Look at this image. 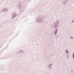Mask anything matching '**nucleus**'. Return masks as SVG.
Masks as SVG:
<instances>
[{"label": "nucleus", "mask_w": 74, "mask_h": 74, "mask_svg": "<svg viewBox=\"0 0 74 74\" xmlns=\"http://www.w3.org/2000/svg\"><path fill=\"white\" fill-rule=\"evenodd\" d=\"M44 17L42 15H40L37 18L35 21L36 23H41L43 22V18Z\"/></svg>", "instance_id": "obj_1"}, {"label": "nucleus", "mask_w": 74, "mask_h": 74, "mask_svg": "<svg viewBox=\"0 0 74 74\" xmlns=\"http://www.w3.org/2000/svg\"><path fill=\"white\" fill-rule=\"evenodd\" d=\"M59 21H57L56 22V23L54 25V27L55 29H56L57 27H58V26H59Z\"/></svg>", "instance_id": "obj_2"}, {"label": "nucleus", "mask_w": 74, "mask_h": 74, "mask_svg": "<svg viewBox=\"0 0 74 74\" xmlns=\"http://www.w3.org/2000/svg\"><path fill=\"white\" fill-rule=\"evenodd\" d=\"M16 16H17L16 13V12L13 13L12 15V19H14L15 18V17Z\"/></svg>", "instance_id": "obj_3"}, {"label": "nucleus", "mask_w": 74, "mask_h": 74, "mask_svg": "<svg viewBox=\"0 0 74 74\" xmlns=\"http://www.w3.org/2000/svg\"><path fill=\"white\" fill-rule=\"evenodd\" d=\"M8 8H4L3 9H2L1 10V12H3V11H7L8 10Z\"/></svg>", "instance_id": "obj_4"}, {"label": "nucleus", "mask_w": 74, "mask_h": 74, "mask_svg": "<svg viewBox=\"0 0 74 74\" xmlns=\"http://www.w3.org/2000/svg\"><path fill=\"white\" fill-rule=\"evenodd\" d=\"M52 64H50L48 66V68L49 70H51L52 69Z\"/></svg>", "instance_id": "obj_5"}, {"label": "nucleus", "mask_w": 74, "mask_h": 74, "mask_svg": "<svg viewBox=\"0 0 74 74\" xmlns=\"http://www.w3.org/2000/svg\"><path fill=\"white\" fill-rule=\"evenodd\" d=\"M23 53V51L22 50H20L18 51V52L16 53H21V54H22Z\"/></svg>", "instance_id": "obj_6"}, {"label": "nucleus", "mask_w": 74, "mask_h": 74, "mask_svg": "<svg viewBox=\"0 0 74 74\" xmlns=\"http://www.w3.org/2000/svg\"><path fill=\"white\" fill-rule=\"evenodd\" d=\"M66 2H67V0H63L62 1V3L64 4H66Z\"/></svg>", "instance_id": "obj_7"}, {"label": "nucleus", "mask_w": 74, "mask_h": 74, "mask_svg": "<svg viewBox=\"0 0 74 74\" xmlns=\"http://www.w3.org/2000/svg\"><path fill=\"white\" fill-rule=\"evenodd\" d=\"M17 8L20 9V8H21L22 7V5H20L18 6H17Z\"/></svg>", "instance_id": "obj_8"}, {"label": "nucleus", "mask_w": 74, "mask_h": 74, "mask_svg": "<svg viewBox=\"0 0 74 74\" xmlns=\"http://www.w3.org/2000/svg\"><path fill=\"white\" fill-rule=\"evenodd\" d=\"M54 32L55 35H56V34H57V33L58 32V29H56Z\"/></svg>", "instance_id": "obj_9"}, {"label": "nucleus", "mask_w": 74, "mask_h": 74, "mask_svg": "<svg viewBox=\"0 0 74 74\" xmlns=\"http://www.w3.org/2000/svg\"><path fill=\"white\" fill-rule=\"evenodd\" d=\"M66 53H69V51H68V50H66Z\"/></svg>", "instance_id": "obj_10"}, {"label": "nucleus", "mask_w": 74, "mask_h": 74, "mask_svg": "<svg viewBox=\"0 0 74 74\" xmlns=\"http://www.w3.org/2000/svg\"><path fill=\"white\" fill-rule=\"evenodd\" d=\"M73 58H74V53H73Z\"/></svg>", "instance_id": "obj_11"}, {"label": "nucleus", "mask_w": 74, "mask_h": 74, "mask_svg": "<svg viewBox=\"0 0 74 74\" xmlns=\"http://www.w3.org/2000/svg\"><path fill=\"white\" fill-rule=\"evenodd\" d=\"M71 38L72 39H73V36H71Z\"/></svg>", "instance_id": "obj_12"}, {"label": "nucleus", "mask_w": 74, "mask_h": 74, "mask_svg": "<svg viewBox=\"0 0 74 74\" xmlns=\"http://www.w3.org/2000/svg\"><path fill=\"white\" fill-rule=\"evenodd\" d=\"M67 58H69V54H68V55H67Z\"/></svg>", "instance_id": "obj_13"}, {"label": "nucleus", "mask_w": 74, "mask_h": 74, "mask_svg": "<svg viewBox=\"0 0 74 74\" xmlns=\"http://www.w3.org/2000/svg\"><path fill=\"white\" fill-rule=\"evenodd\" d=\"M72 21V23H73V22H74V21L73 20Z\"/></svg>", "instance_id": "obj_14"}]
</instances>
